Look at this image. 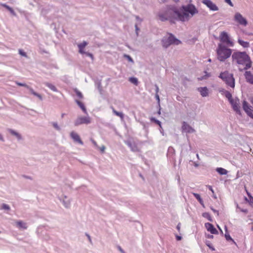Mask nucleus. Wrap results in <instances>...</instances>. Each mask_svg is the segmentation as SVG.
Wrapping results in <instances>:
<instances>
[{
	"label": "nucleus",
	"mask_w": 253,
	"mask_h": 253,
	"mask_svg": "<svg viewBox=\"0 0 253 253\" xmlns=\"http://www.w3.org/2000/svg\"><path fill=\"white\" fill-rule=\"evenodd\" d=\"M197 12V10L195 7L193 5L189 4L187 6H182L181 12L178 11L173 6L169 7L166 10L160 12L158 16L162 21L169 20L170 22H173L175 19L185 21L189 19V14H191V16H192Z\"/></svg>",
	"instance_id": "obj_1"
},
{
	"label": "nucleus",
	"mask_w": 253,
	"mask_h": 253,
	"mask_svg": "<svg viewBox=\"0 0 253 253\" xmlns=\"http://www.w3.org/2000/svg\"><path fill=\"white\" fill-rule=\"evenodd\" d=\"M231 57L233 64L236 65L240 71L247 70L252 66V61L246 52L235 51Z\"/></svg>",
	"instance_id": "obj_2"
},
{
	"label": "nucleus",
	"mask_w": 253,
	"mask_h": 253,
	"mask_svg": "<svg viewBox=\"0 0 253 253\" xmlns=\"http://www.w3.org/2000/svg\"><path fill=\"white\" fill-rule=\"evenodd\" d=\"M216 51L217 59L220 61H224L231 56L232 53L231 49L227 48L221 43L218 44Z\"/></svg>",
	"instance_id": "obj_3"
},
{
	"label": "nucleus",
	"mask_w": 253,
	"mask_h": 253,
	"mask_svg": "<svg viewBox=\"0 0 253 253\" xmlns=\"http://www.w3.org/2000/svg\"><path fill=\"white\" fill-rule=\"evenodd\" d=\"M229 86L234 88L235 86V80L232 74L228 72L221 73L219 76Z\"/></svg>",
	"instance_id": "obj_4"
},
{
	"label": "nucleus",
	"mask_w": 253,
	"mask_h": 253,
	"mask_svg": "<svg viewBox=\"0 0 253 253\" xmlns=\"http://www.w3.org/2000/svg\"><path fill=\"white\" fill-rule=\"evenodd\" d=\"M180 41L176 39L173 35L170 34L168 39H164L162 41L163 45L165 47H167L169 45L173 44L178 45L180 43Z\"/></svg>",
	"instance_id": "obj_5"
},
{
	"label": "nucleus",
	"mask_w": 253,
	"mask_h": 253,
	"mask_svg": "<svg viewBox=\"0 0 253 253\" xmlns=\"http://www.w3.org/2000/svg\"><path fill=\"white\" fill-rule=\"evenodd\" d=\"M180 41L176 39L173 35L170 34L168 39H164L162 41L163 45L165 47H167L169 45L173 44L178 45L180 43Z\"/></svg>",
	"instance_id": "obj_6"
},
{
	"label": "nucleus",
	"mask_w": 253,
	"mask_h": 253,
	"mask_svg": "<svg viewBox=\"0 0 253 253\" xmlns=\"http://www.w3.org/2000/svg\"><path fill=\"white\" fill-rule=\"evenodd\" d=\"M219 38L221 42L226 43L227 45L230 46H233V42L230 40L226 32H222L220 35Z\"/></svg>",
	"instance_id": "obj_7"
},
{
	"label": "nucleus",
	"mask_w": 253,
	"mask_h": 253,
	"mask_svg": "<svg viewBox=\"0 0 253 253\" xmlns=\"http://www.w3.org/2000/svg\"><path fill=\"white\" fill-rule=\"evenodd\" d=\"M243 108L247 114L253 119V107L250 105L246 101H244Z\"/></svg>",
	"instance_id": "obj_8"
},
{
	"label": "nucleus",
	"mask_w": 253,
	"mask_h": 253,
	"mask_svg": "<svg viewBox=\"0 0 253 253\" xmlns=\"http://www.w3.org/2000/svg\"><path fill=\"white\" fill-rule=\"evenodd\" d=\"M91 119L89 117H79L75 122V125L78 126L82 124L90 123Z\"/></svg>",
	"instance_id": "obj_9"
},
{
	"label": "nucleus",
	"mask_w": 253,
	"mask_h": 253,
	"mask_svg": "<svg viewBox=\"0 0 253 253\" xmlns=\"http://www.w3.org/2000/svg\"><path fill=\"white\" fill-rule=\"evenodd\" d=\"M234 111L239 115H241L240 106V100L238 98H234L230 102Z\"/></svg>",
	"instance_id": "obj_10"
},
{
	"label": "nucleus",
	"mask_w": 253,
	"mask_h": 253,
	"mask_svg": "<svg viewBox=\"0 0 253 253\" xmlns=\"http://www.w3.org/2000/svg\"><path fill=\"white\" fill-rule=\"evenodd\" d=\"M202 3L212 11H217L218 10V7L211 0H203Z\"/></svg>",
	"instance_id": "obj_11"
},
{
	"label": "nucleus",
	"mask_w": 253,
	"mask_h": 253,
	"mask_svg": "<svg viewBox=\"0 0 253 253\" xmlns=\"http://www.w3.org/2000/svg\"><path fill=\"white\" fill-rule=\"evenodd\" d=\"M235 20L240 24L246 26L247 24V21L245 18L239 13H236L234 16Z\"/></svg>",
	"instance_id": "obj_12"
},
{
	"label": "nucleus",
	"mask_w": 253,
	"mask_h": 253,
	"mask_svg": "<svg viewBox=\"0 0 253 253\" xmlns=\"http://www.w3.org/2000/svg\"><path fill=\"white\" fill-rule=\"evenodd\" d=\"M70 136L75 142H77L80 144L81 145H83L84 143L83 141L81 140L80 136L76 132L74 131H72L70 133Z\"/></svg>",
	"instance_id": "obj_13"
},
{
	"label": "nucleus",
	"mask_w": 253,
	"mask_h": 253,
	"mask_svg": "<svg viewBox=\"0 0 253 253\" xmlns=\"http://www.w3.org/2000/svg\"><path fill=\"white\" fill-rule=\"evenodd\" d=\"M244 76L247 82L253 84V71H246Z\"/></svg>",
	"instance_id": "obj_14"
},
{
	"label": "nucleus",
	"mask_w": 253,
	"mask_h": 253,
	"mask_svg": "<svg viewBox=\"0 0 253 253\" xmlns=\"http://www.w3.org/2000/svg\"><path fill=\"white\" fill-rule=\"evenodd\" d=\"M182 128L183 131L187 133H193L195 132L194 129L185 122L183 123Z\"/></svg>",
	"instance_id": "obj_15"
},
{
	"label": "nucleus",
	"mask_w": 253,
	"mask_h": 253,
	"mask_svg": "<svg viewBox=\"0 0 253 253\" xmlns=\"http://www.w3.org/2000/svg\"><path fill=\"white\" fill-rule=\"evenodd\" d=\"M205 227H206L207 230L210 232L211 234H218V231L214 227L212 224L210 223H207L205 224Z\"/></svg>",
	"instance_id": "obj_16"
},
{
	"label": "nucleus",
	"mask_w": 253,
	"mask_h": 253,
	"mask_svg": "<svg viewBox=\"0 0 253 253\" xmlns=\"http://www.w3.org/2000/svg\"><path fill=\"white\" fill-rule=\"evenodd\" d=\"M87 45V42L85 41H84L83 42L78 44L79 48V52L81 54H85V52L84 51V47Z\"/></svg>",
	"instance_id": "obj_17"
},
{
	"label": "nucleus",
	"mask_w": 253,
	"mask_h": 253,
	"mask_svg": "<svg viewBox=\"0 0 253 253\" xmlns=\"http://www.w3.org/2000/svg\"><path fill=\"white\" fill-rule=\"evenodd\" d=\"M198 90L200 92L203 97L207 96L209 94V90L207 87H201L198 88Z\"/></svg>",
	"instance_id": "obj_18"
},
{
	"label": "nucleus",
	"mask_w": 253,
	"mask_h": 253,
	"mask_svg": "<svg viewBox=\"0 0 253 253\" xmlns=\"http://www.w3.org/2000/svg\"><path fill=\"white\" fill-rule=\"evenodd\" d=\"M16 224L17 226L19 228H22V229H25L27 227L26 226V224L21 220L16 221Z\"/></svg>",
	"instance_id": "obj_19"
},
{
	"label": "nucleus",
	"mask_w": 253,
	"mask_h": 253,
	"mask_svg": "<svg viewBox=\"0 0 253 253\" xmlns=\"http://www.w3.org/2000/svg\"><path fill=\"white\" fill-rule=\"evenodd\" d=\"M111 109L112 110V111L113 112V113L116 115L117 116H118L119 117L121 120H123L124 118V114L122 113V112H118L117 111L114 107H111Z\"/></svg>",
	"instance_id": "obj_20"
},
{
	"label": "nucleus",
	"mask_w": 253,
	"mask_h": 253,
	"mask_svg": "<svg viewBox=\"0 0 253 253\" xmlns=\"http://www.w3.org/2000/svg\"><path fill=\"white\" fill-rule=\"evenodd\" d=\"M216 170L217 172H218L221 175H225L228 172L226 169L222 168H217Z\"/></svg>",
	"instance_id": "obj_21"
},
{
	"label": "nucleus",
	"mask_w": 253,
	"mask_h": 253,
	"mask_svg": "<svg viewBox=\"0 0 253 253\" xmlns=\"http://www.w3.org/2000/svg\"><path fill=\"white\" fill-rule=\"evenodd\" d=\"M238 42L239 43L244 47L247 48L249 47L250 44L249 42H245L240 39L238 40Z\"/></svg>",
	"instance_id": "obj_22"
},
{
	"label": "nucleus",
	"mask_w": 253,
	"mask_h": 253,
	"mask_svg": "<svg viewBox=\"0 0 253 253\" xmlns=\"http://www.w3.org/2000/svg\"><path fill=\"white\" fill-rule=\"evenodd\" d=\"M76 102L78 104V105L80 106V107L82 109V110L83 111V112L85 114H87V111L84 104L79 100H77Z\"/></svg>",
	"instance_id": "obj_23"
},
{
	"label": "nucleus",
	"mask_w": 253,
	"mask_h": 253,
	"mask_svg": "<svg viewBox=\"0 0 253 253\" xmlns=\"http://www.w3.org/2000/svg\"><path fill=\"white\" fill-rule=\"evenodd\" d=\"M28 88L29 89L30 91L31 92V93L32 94H33L34 95L38 97L40 100H42V96L40 94H39L37 93V92H36L33 90V88H31L30 86H29V88Z\"/></svg>",
	"instance_id": "obj_24"
},
{
	"label": "nucleus",
	"mask_w": 253,
	"mask_h": 253,
	"mask_svg": "<svg viewBox=\"0 0 253 253\" xmlns=\"http://www.w3.org/2000/svg\"><path fill=\"white\" fill-rule=\"evenodd\" d=\"M193 195L202 205H204L203 201L199 194L194 193Z\"/></svg>",
	"instance_id": "obj_25"
},
{
	"label": "nucleus",
	"mask_w": 253,
	"mask_h": 253,
	"mask_svg": "<svg viewBox=\"0 0 253 253\" xmlns=\"http://www.w3.org/2000/svg\"><path fill=\"white\" fill-rule=\"evenodd\" d=\"M45 84L46 85V86H47L48 87H49L52 91H57L56 87L54 85L52 84H50L48 83H46Z\"/></svg>",
	"instance_id": "obj_26"
},
{
	"label": "nucleus",
	"mask_w": 253,
	"mask_h": 253,
	"mask_svg": "<svg viewBox=\"0 0 253 253\" xmlns=\"http://www.w3.org/2000/svg\"><path fill=\"white\" fill-rule=\"evenodd\" d=\"M9 132L13 135H15V136H16V137L18 139H20L21 138V135L17 132H16V131H15L14 130H12V129H9Z\"/></svg>",
	"instance_id": "obj_27"
},
{
	"label": "nucleus",
	"mask_w": 253,
	"mask_h": 253,
	"mask_svg": "<svg viewBox=\"0 0 253 253\" xmlns=\"http://www.w3.org/2000/svg\"><path fill=\"white\" fill-rule=\"evenodd\" d=\"M129 81L135 85H137L138 84V80L136 78L131 77L129 79Z\"/></svg>",
	"instance_id": "obj_28"
},
{
	"label": "nucleus",
	"mask_w": 253,
	"mask_h": 253,
	"mask_svg": "<svg viewBox=\"0 0 253 253\" xmlns=\"http://www.w3.org/2000/svg\"><path fill=\"white\" fill-rule=\"evenodd\" d=\"M245 190H246V191L247 192V194L248 196L250 198V200L248 201L249 203H250L251 204H253V197L252 196L251 193L248 192V191L247 190V189H246V187H245Z\"/></svg>",
	"instance_id": "obj_29"
},
{
	"label": "nucleus",
	"mask_w": 253,
	"mask_h": 253,
	"mask_svg": "<svg viewBox=\"0 0 253 253\" xmlns=\"http://www.w3.org/2000/svg\"><path fill=\"white\" fill-rule=\"evenodd\" d=\"M225 96L227 98H228L229 102H231V100H233L234 99L232 98V94L228 91L225 93Z\"/></svg>",
	"instance_id": "obj_30"
},
{
	"label": "nucleus",
	"mask_w": 253,
	"mask_h": 253,
	"mask_svg": "<svg viewBox=\"0 0 253 253\" xmlns=\"http://www.w3.org/2000/svg\"><path fill=\"white\" fill-rule=\"evenodd\" d=\"M206 75L203 76V77H201L200 78H198V80H205V79H208L209 77H210V73H207V72H205Z\"/></svg>",
	"instance_id": "obj_31"
},
{
	"label": "nucleus",
	"mask_w": 253,
	"mask_h": 253,
	"mask_svg": "<svg viewBox=\"0 0 253 253\" xmlns=\"http://www.w3.org/2000/svg\"><path fill=\"white\" fill-rule=\"evenodd\" d=\"M1 5L6 8L8 10H9L11 13H14V10L13 9L9 7L8 5H6V4H1Z\"/></svg>",
	"instance_id": "obj_32"
},
{
	"label": "nucleus",
	"mask_w": 253,
	"mask_h": 253,
	"mask_svg": "<svg viewBox=\"0 0 253 253\" xmlns=\"http://www.w3.org/2000/svg\"><path fill=\"white\" fill-rule=\"evenodd\" d=\"M202 215L203 217L207 218L210 221L211 220V216L208 212H204L203 213Z\"/></svg>",
	"instance_id": "obj_33"
},
{
	"label": "nucleus",
	"mask_w": 253,
	"mask_h": 253,
	"mask_svg": "<svg viewBox=\"0 0 253 253\" xmlns=\"http://www.w3.org/2000/svg\"><path fill=\"white\" fill-rule=\"evenodd\" d=\"M129 146L133 151L136 152L138 151V148L135 145H132V144H129Z\"/></svg>",
	"instance_id": "obj_34"
},
{
	"label": "nucleus",
	"mask_w": 253,
	"mask_h": 253,
	"mask_svg": "<svg viewBox=\"0 0 253 253\" xmlns=\"http://www.w3.org/2000/svg\"><path fill=\"white\" fill-rule=\"evenodd\" d=\"M151 120L152 122H154V123H155L156 124L158 125L160 127H161V123L159 120H157L153 118H152Z\"/></svg>",
	"instance_id": "obj_35"
},
{
	"label": "nucleus",
	"mask_w": 253,
	"mask_h": 253,
	"mask_svg": "<svg viewBox=\"0 0 253 253\" xmlns=\"http://www.w3.org/2000/svg\"><path fill=\"white\" fill-rule=\"evenodd\" d=\"M206 245L209 247L212 251H214L215 249L211 246L210 241H207L206 243Z\"/></svg>",
	"instance_id": "obj_36"
},
{
	"label": "nucleus",
	"mask_w": 253,
	"mask_h": 253,
	"mask_svg": "<svg viewBox=\"0 0 253 253\" xmlns=\"http://www.w3.org/2000/svg\"><path fill=\"white\" fill-rule=\"evenodd\" d=\"M225 238L227 240H231L233 241V240L232 239V238L230 237V236L229 234H225Z\"/></svg>",
	"instance_id": "obj_37"
},
{
	"label": "nucleus",
	"mask_w": 253,
	"mask_h": 253,
	"mask_svg": "<svg viewBox=\"0 0 253 253\" xmlns=\"http://www.w3.org/2000/svg\"><path fill=\"white\" fill-rule=\"evenodd\" d=\"M16 84L17 85H18L19 86H25L26 88H29V86H28V85H27L25 84H22V83H16Z\"/></svg>",
	"instance_id": "obj_38"
},
{
	"label": "nucleus",
	"mask_w": 253,
	"mask_h": 253,
	"mask_svg": "<svg viewBox=\"0 0 253 253\" xmlns=\"http://www.w3.org/2000/svg\"><path fill=\"white\" fill-rule=\"evenodd\" d=\"M76 94L80 98H82L83 97L82 93L79 91H76Z\"/></svg>",
	"instance_id": "obj_39"
},
{
	"label": "nucleus",
	"mask_w": 253,
	"mask_h": 253,
	"mask_svg": "<svg viewBox=\"0 0 253 253\" xmlns=\"http://www.w3.org/2000/svg\"><path fill=\"white\" fill-rule=\"evenodd\" d=\"M2 208L3 209L9 210L10 209V208L8 205L6 204H3L2 206Z\"/></svg>",
	"instance_id": "obj_40"
},
{
	"label": "nucleus",
	"mask_w": 253,
	"mask_h": 253,
	"mask_svg": "<svg viewBox=\"0 0 253 253\" xmlns=\"http://www.w3.org/2000/svg\"><path fill=\"white\" fill-rule=\"evenodd\" d=\"M124 56L126 58L128 61L133 62V60L130 56L128 55H125Z\"/></svg>",
	"instance_id": "obj_41"
},
{
	"label": "nucleus",
	"mask_w": 253,
	"mask_h": 253,
	"mask_svg": "<svg viewBox=\"0 0 253 253\" xmlns=\"http://www.w3.org/2000/svg\"><path fill=\"white\" fill-rule=\"evenodd\" d=\"M19 53L22 56H26V54L25 52H23L21 49L19 50Z\"/></svg>",
	"instance_id": "obj_42"
},
{
	"label": "nucleus",
	"mask_w": 253,
	"mask_h": 253,
	"mask_svg": "<svg viewBox=\"0 0 253 253\" xmlns=\"http://www.w3.org/2000/svg\"><path fill=\"white\" fill-rule=\"evenodd\" d=\"M85 54L87 56L90 57L92 59H93V56L92 54L89 53V52H86Z\"/></svg>",
	"instance_id": "obj_43"
},
{
	"label": "nucleus",
	"mask_w": 253,
	"mask_h": 253,
	"mask_svg": "<svg viewBox=\"0 0 253 253\" xmlns=\"http://www.w3.org/2000/svg\"><path fill=\"white\" fill-rule=\"evenodd\" d=\"M225 1L228 3L230 6H233V4L231 2V0H225Z\"/></svg>",
	"instance_id": "obj_44"
},
{
	"label": "nucleus",
	"mask_w": 253,
	"mask_h": 253,
	"mask_svg": "<svg viewBox=\"0 0 253 253\" xmlns=\"http://www.w3.org/2000/svg\"><path fill=\"white\" fill-rule=\"evenodd\" d=\"M53 126L57 129H59V127L58 126V125L56 123H53Z\"/></svg>",
	"instance_id": "obj_45"
},
{
	"label": "nucleus",
	"mask_w": 253,
	"mask_h": 253,
	"mask_svg": "<svg viewBox=\"0 0 253 253\" xmlns=\"http://www.w3.org/2000/svg\"><path fill=\"white\" fill-rule=\"evenodd\" d=\"M180 225H181L180 223H179L176 226V229L178 232H180Z\"/></svg>",
	"instance_id": "obj_46"
},
{
	"label": "nucleus",
	"mask_w": 253,
	"mask_h": 253,
	"mask_svg": "<svg viewBox=\"0 0 253 253\" xmlns=\"http://www.w3.org/2000/svg\"><path fill=\"white\" fill-rule=\"evenodd\" d=\"M155 96H156L157 100H158V102H160V98H159V96L158 94L156 93Z\"/></svg>",
	"instance_id": "obj_47"
},
{
	"label": "nucleus",
	"mask_w": 253,
	"mask_h": 253,
	"mask_svg": "<svg viewBox=\"0 0 253 253\" xmlns=\"http://www.w3.org/2000/svg\"><path fill=\"white\" fill-rule=\"evenodd\" d=\"M240 209V211L243 212H245V213H247L248 212V210L247 209Z\"/></svg>",
	"instance_id": "obj_48"
},
{
	"label": "nucleus",
	"mask_w": 253,
	"mask_h": 253,
	"mask_svg": "<svg viewBox=\"0 0 253 253\" xmlns=\"http://www.w3.org/2000/svg\"><path fill=\"white\" fill-rule=\"evenodd\" d=\"M105 149V146H103L102 147H100V151L102 152H103L104 151V150Z\"/></svg>",
	"instance_id": "obj_49"
},
{
	"label": "nucleus",
	"mask_w": 253,
	"mask_h": 253,
	"mask_svg": "<svg viewBox=\"0 0 253 253\" xmlns=\"http://www.w3.org/2000/svg\"><path fill=\"white\" fill-rule=\"evenodd\" d=\"M176 238L177 240H178V241H180V240H181V238H181V236H179L176 235Z\"/></svg>",
	"instance_id": "obj_50"
},
{
	"label": "nucleus",
	"mask_w": 253,
	"mask_h": 253,
	"mask_svg": "<svg viewBox=\"0 0 253 253\" xmlns=\"http://www.w3.org/2000/svg\"><path fill=\"white\" fill-rule=\"evenodd\" d=\"M208 188L210 190H211L213 193H214V191L212 188V187L211 186H208Z\"/></svg>",
	"instance_id": "obj_51"
},
{
	"label": "nucleus",
	"mask_w": 253,
	"mask_h": 253,
	"mask_svg": "<svg viewBox=\"0 0 253 253\" xmlns=\"http://www.w3.org/2000/svg\"><path fill=\"white\" fill-rule=\"evenodd\" d=\"M91 141H92V143L94 144V146H97V143L95 142V141H94L93 139H91Z\"/></svg>",
	"instance_id": "obj_52"
},
{
	"label": "nucleus",
	"mask_w": 253,
	"mask_h": 253,
	"mask_svg": "<svg viewBox=\"0 0 253 253\" xmlns=\"http://www.w3.org/2000/svg\"><path fill=\"white\" fill-rule=\"evenodd\" d=\"M118 249L119 250V251L122 253H125L124 251L123 250V249L121 248V247L119 246L118 247Z\"/></svg>",
	"instance_id": "obj_53"
},
{
	"label": "nucleus",
	"mask_w": 253,
	"mask_h": 253,
	"mask_svg": "<svg viewBox=\"0 0 253 253\" xmlns=\"http://www.w3.org/2000/svg\"><path fill=\"white\" fill-rule=\"evenodd\" d=\"M156 93L158 94L159 92V87L158 86L156 85Z\"/></svg>",
	"instance_id": "obj_54"
},
{
	"label": "nucleus",
	"mask_w": 253,
	"mask_h": 253,
	"mask_svg": "<svg viewBox=\"0 0 253 253\" xmlns=\"http://www.w3.org/2000/svg\"><path fill=\"white\" fill-rule=\"evenodd\" d=\"M250 102L252 104H253V97L251 98Z\"/></svg>",
	"instance_id": "obj_55"
},
{
	"label": "nucleus",
	"mask_w": 253,
	"mask_h": 253,
	"mask_svg": "<svg viewBox=\"0 0 253 253\" xmlns=\"http://www.w3.org/2000/svg\"><path fill=\"white\" fill-rule=\"evenodd\" d=\"M87 235L89 241L91 242V239H90V237L89 236V235Z\"/></svg>",
	"instance_id": "obj_56"
},
{
	"label": "nucleus",
	"mask_w": 253,
	"mask_h": 253,
	"mask_svg": "<svg viewBox=\"0 0 253 253\" xmlns=\"http://www.w3.org/2000/svg\"><path fill=\"white\" fill-rule=\"evenodd\" d=\"M251 230L253 231V222L251 223Z\"/></svg>",
	"instance_id": "obj_57"
},
{
	"label": "nucleus",
	"mask_w": 253,
	"mask_h": 253,
	"mask_svg": "<svg viewBox=\"0 0 253 253\" xmlns=\"http://www.w3.org/2000/svg\"><path fill=\"white\" fill-rule=\"evenodd\" d=\"M2 136H1V135L0 134V140H2Z\"/></svg>",
	"instance_id": "obj_58"
},
{
	"label": "nucleus",
	"mask_w": 253,
	"mask_h": 253,
	"mask_svg": "<svg viewBox=\"0 0 253 253\" xmlns=\"http://www.w3.org/2000/svg\"><path fill=\"white\" fill-rule=\"evenodd\" d=\"M208 61H209V62H211V59H209Z\"/></svg>",
	"instance_id": "obj_59"
},
{
	"label": "nucleus",
	"mask_w": 253,
	"mask_h": 253,
	"mask_svg": "<svg viewBox=\"0 0 253 253\" xmlns=\"http://www.w3.org/2000/svg\"><path fill=\"white\" fill-rule=\"evenodd\" d=\"M64 117V114H62V118Z\"/></svg>",
	"instance_id": "obj_60"
},
{
	"label": "nucleus",
	"mask_w": 253,
	"mask_h": 253,
	"mask_svg": "<svg viewBox=\"0 0 253 253\" xmlns=\"http://www.w3.org/2000/svg\"><path fill=\"white\" fill-rule=\"evenodd\" d=\"M212 211H213L214 212H216V211H215V210H213V209H212Z\"/></svg>",
	"instance_id": "obj_61"
},
{
	"label": "nucleus",
	"mask_w": 253,
	"mask_h": 253,
	"mask_svg": "<svg viewBox=\"0 0 253 253\" xmlns=\"http://www.w3.org/2000/svg\"><path fill=\"white\" fill-rule=\"evenodd\" d=\"M245 200H246V201H248V199H247V198H245Z\"/></svg>",
	"instance_id": "obj_62"
},
{
	"label": "nucleus",
	"mask_w": 253,
	"mask_h": 253,
	"mask_svg": "<svg viewBox=\"0 0 253 253\" xmlns=\"http://www.w3.org/2000/svg\"><path fill=\"white\" fill-rule=\"evenodd\" d=\"M213 237V235H211V236H210V238H211Z\"/></svg>",
	"instance_id": "obj_63"
},
{
	"label": "nucleus",
	"mask_w": 253,
	"mask_h": 253,
	"mask_svg": "<svg viewBox=\"0 0 253 253\" xmlns=\"http://www.w3.org/2000/svg\"><path fill=\"white\" fill-rule=\"evenodd\" d=\"M213 237V235H211V236H210V238H211Z\"/></svg>",
	"instance_id": "obj_64"
}]
</instances>
